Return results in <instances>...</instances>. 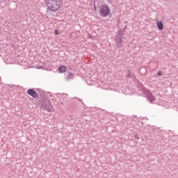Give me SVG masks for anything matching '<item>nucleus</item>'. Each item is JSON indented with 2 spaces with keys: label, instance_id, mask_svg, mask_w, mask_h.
<instances>
[{
  "label": "nucleus",
  "instance_id": "f257e3e1",
  "mask_svg": "<svg viewBox=\"0 0 178 178\" xmlns=\"http://www.w3.org/2000/svg\"><path fill=\"white\" fill-rule=\"evenodd\" d=\"M44 2L51 12H58L62 8V0H44Z\"/></svg>",
  "mask_w": 178,
  "mask_h": 178
},
{
  "label": "nucleus",
  "instance_id": "f8f14e48",
  "mask_svg": "<svg viewBox=\"0 0 178 178\" xmlns=\"http://www.w3.org/2000/svg\"><path fill=\"white\" fill-rule=\"evenodd\" d=\"M55 34L56 35H58V34H59V31H58V30H55Z\"/></svg>",
  "mask_w": 178,
  "mask_h": 178
},
{
  "label": "nucleus",
  "instance_id": "9b49d317",
  "mask_svg": "<svg viewBox=\"0 0 178 178\" xmlns=\"http://www.w3.org/2000/svg\"><path fill=\"white\" fill-rule=\"evenodd\" d=\"M158 76H162V71H159L157 72Z\"/></svg>",
  "mask_w": 178,
  "mask_h": 178
},
{
  "label": "nucleus",
  "instance_id": "7ed1b4c3",
  "mask_svg": "<svg viewBox=\"0 0 178 178\" xmlns=\"http://www.w3.org/2000/svg\"><path fill=\"white\" fill-rule=\"evenodd\" d=\"M27 94L28 95H30L31 97H32V98H34L35 99L38 98V93L37 92V91L34 90V89H29L27 90Z\"/></svg>",
  "mask_w": 178,
  "mask_h": 178
},
{
  "label": "nucleus",
  "instance_id": "ddd939ff",
  "mask_svg": "<svg viewBox=\"0 0 178 178\" xmlns=\"http://www.w3.org/2000/svg\"><path fill=\"white\" fill-rule=\"evenodd\" d=\"M93 6H94V10H97V6H95V3H94Z\"/></svg>",
  "mask_w": 178,
  "mask_h": 178
},
{
  "label": "nucleus",
  "instance_id": "0eeeda50",
  "mask_svg": "<svg viewBox=\"0 0 178 178\" xmlns=\"http://www.w3.org/2000/svg\"><path fill=\"white\" fill-rule=\"evenodd\" d=\"M59 73H65L66 72V67L62 65L58 67Z\"/></svg>",
  "mask_w": 178,
  "mask_h": 178
},
{
  "label": "nucleus",
  "instance_id": "423d86ee",
  "mask_svg": "<svg viewBox=\"0 0 178 178\" xmlns=\"http://www.w3.org/2000/svg\"><path fill=\"white\" fill-rule=\"evenodd\" d=\"M156 25H157L159 30H160V31L163 30V23L162 22V21L157 22Z\"/></svg>",
  "mask_w": 178,
  "mask_h": 178
},
{
  "label": "nucleus",
  "instance_id": "9d476101",
  "mask_svg": "<svg viewBox=\"0 0 178 178\" xmlns=\"http://www.w3.org/2000/svg\"><path fill=\"white\" fill-rule=\"evenodd\" d=\"M139 72L140 73H143V72H145L143 74H145V73H147V70L145 67H142L140 69Z\"/></svg>",
  "mask_w": 178,
  "mask_h": 178
},
{
  "label": "nucleus",
  "instance_id": "39448f33",
  "mask_svg": "<svg viewBox=\"0 0 178 178\" xmlns=\"http://www.w3.org/2000/svg\"><path fill=\"white\" fill-rule=\"evenodd\" d=\"M74 77V75H73V74L70 73V72H65V79H66V80L69 81V80H72Z\"/></svg>",
  "mask_w": 178,
  "mask_h": 178
},
{
  "label": "nucleus",
  "instance_id": "2eb2a0df",
  "mask_svg": "<svg viewBox=\"0 0 178 178\" xmlns=\"http://www.w3.org/2000/svg\"><path fill=\"white\" fill-rule=\"evenodd\" d=\"M134 137H135V138H138V137H137V135H135Z\"/></svg>",
  "mask_w": 178,
  "mask_h": 178
},
{
  "label": "nucleus",
  "instance_id": "20e7f679",
  "mask_svg": "<svg viewBox=\"0 0 178 178\" xmlns=\"http://www.w3.org/2000/svg\"><path fill=\"white\" fill-rule=\"evenodd\" d=\"M115 41L117 47L120 48V47H122V44H123V40L122 39L121 36L116 35L115 38Z\"/></svg>",
  "mask_w": 178,
  "mask_h": 178
},
{
  "label": "nucleus",
  "instance_id": "f03ea898",
  "mask_svg": "<svg viewBox=\"0 0 178 178\" xmlns=\"http://www.w3.org/2000/svg\"><path fill=\"white\" fill-rule=\"evenodd\" d=\"M99 13L101 17H108L111 15V8L108 5H103L99 7Z\"/></svg>",
  "mask_w": 178,
  "mask_h": 178
},
{
  "label": "nucleus",
  "instance_id": "4468645a",
  "mask_svg": "<svg viewBox=\"0 0 178 178\" xmlns=\"http://www.w3.org/2000/svg\"><path fill=\"white\" fill-rule=\"evenodd\" d=\"M35 90H36V91H38V92H40V91H41V89H40V88H36Z\"/></svg>",
  "mask_w": 178,
  "mask_h": 178
},
{
  "label": "nucleus",
  "instance_id": "1a4fd4ad",
  "mask_svg": "<svg viewBox=\"0 0 178 178\" xmlns=\"http://www.w3.org/2000/svg\"><path fill=\"white\" fill-rule=\"evenodd\" d=\"M127 77H130L131 79H132V77H134L133 73H131V71L128 70L127 71Z\"/></svg>",
  "mask_w": 178,
  "mask_h": 178
},
{
  "label": "nucleus",
  "instance_id": "6e6552de",
  "mask_svg": "<svg viewBox=\"0 0 178 178\" xmlns=\"http://www.w3.org/2000/svg\"><path fill=\"white\" fill-rule=\"evenodd\" d=\"M147 99H149V101H150V102H152V101H154L155 97L154 96H152V95H151V93H149V95L147 97Z\"/></svg>",
  "mask_w": 178,
  "mask_h": 178
}]
</instances>
